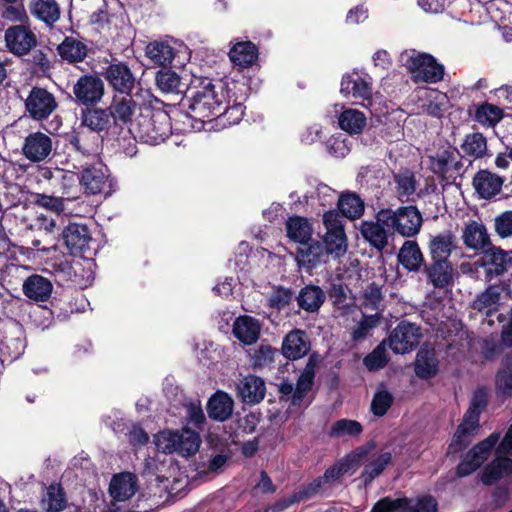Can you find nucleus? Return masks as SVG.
<instances>
[{
	"mask_svg": "<svg viewBox=\"0 0 512 512\" xmlns=\"http://www.w3.org/2000/svg\"><path fill=\"white\" fill-rule=\"evenodd\" d=\"M230 87L231 81L222 79L206 77L192 80L179 103L186 110L185 117L191 122L192 129L201 130L206 122L219 118Z\"/></svg>",
	"mask_w": 512,
	"mask_h": 512,
	"instance_id": "obj_1",
	"label": "nucleus"
},
{
	"mask_svg": "<svg viewBox=\"0 0 512 512\" xmlns=\"http://www.w3.org/2000/svg\"><path fill=\"white\" fill-rule=\"evenodd\" d=\"M400 62L415 83L434 84L443 80L444 65L429 53L415 49L405 50L400 55Z\"/></svg>",
	"mask_w": 512,
	"mask_h": 512,
	"instance_id": "obj_2",
	"label": "nucleus"
},
{
	"mask_svg": "<svg viewBox=\"0 0 512 512\" xmlns=\"http://www.w3.org/2000/svg\"><path fill=\"white\" fill-rule=\"evenodd\" d=\"M376 218L388 229L408 238L417 235L423 223L421 212L413 205L401 206L396 210L381 209Z\"/></svg>",
	"mask_w": 512,
	"mask_h": 512,
	"instance_id": "obj_3",
	"label": "nucleus"
},
{
	"mask_svg": "<svg viewBox=\"0 0 512 512\" xmlns=\"http://www.w3.org/2000/svg\"><path fill=\"white\" fill-rule=\"evenodd\" d=\"M137 133L141 141L157 145L164 142L171 133L170 116L162 109L146 108L137 122Z\"/></svg>",
	"mask_w": 512,
	"mask_h": 512,
	"instance_id": "obj_4",
	"label": "nucleus"
},
{
	"mask_svg": "<svg viewBox=\"0 0 512 512\" xmlns=\"http://www.w3.org/2000/svg\"><path fill=\"white\" fill-rule=\"evenodd\" d=\"M74 102L81 108L98 105L105 95V85L98 75L86 73L74 83Z\"/></svg>",
	"mask_w": 512,
	"mask_h": 512,
	"instance_id": "obj_5",
	"label": "nucleus"
},
{
	"mask_svg": "<svg viewBox=\"0 0 512 512\" xmlns=\"http://www.w3.org/2000/svg\"><path fill=\"white\" fill-rule=\"evenodd\" d=\"M475 264L484 269L485 279L491 281L512 269V250L491 244L481 252Z\"/></svg>",
	"mask_w": 512,
	"mask_h": 512,
	"instance_id": "obj_6",
	"label": "nucleus"
},
{
	"mask_svg": "<svg viewBox=\"0 0 512 512\" xmlns=\"http://www.w3.org/2000/svg\"><path fill=\"white\" fill-rule=\"evenodd\" d=\"M101 76L111 88L113 94H132L136 86V77L126 62H110Z\"/></svg>",
	"mask_w": 512,
	"mask_h": 512,
	"instance_id": "obj_7",
	"label": "nucleus"
},
{
	"mask_svg": "<svg viewBox=\"0 0 512 512\" xmlns=\"http://www.w3.org/2000/svg\"><path fill=\"white\" fill-rule=\"evenodd\" d=\"M421 338V328L417 324L402 320L390 332L388 345L395 354H406L419 345Z\"/></svg>",
	"mask_w": 512,
	"mask_h": 512,
	"instance_id": "obj_8",
	"label": "nucleus"
},
{
	"mask_svg": "<svg viewBox=\"0 0 512 512\" xmlns=\"http://www.w3.org/2000/svg\"><path fill=\"white\" fill-rule=\"evenodd\" d=\"M57 108L58 102L55 96L39 86L32 87L25 100L26 112L36 121L47 120Z\"/></svg>",
	"mask_w": 512,
	"mask_h": 512,
	"instance_id": "obj_9",
	"label": "nucleus"
},
{
	"mask_svg": "<svg viewBox=\"0 0 512 512\" xmlns=\"http://www.w3.org/2000/svg\"><path fill=\"white\" fill-rule=\"evenodd\" d=\"M63 244L73 256L86 258L90 254L92 236L89 228L84 224L69 223L61 233Z\"/></svg>",
	"mask_w": 512,
	"mask_h": 512,
	"instance_id": "obj_10",
	"label": "nucleus"
},
{
	"mask_svg": "<svg viewBox=\"0 0 512 512\" xmlns=\"http://www.w3.org/2000/svg\"><path fill=\"white\" fill-rule=\"evenodd\" d=\"M106 166H89L82 170L79 178L86 194L96 195L104 194L105 197L112 194L113 182L107 173Z\"/></svg>",
	"mask_w": 512,
	"mask_h": 512,
	"instance_id": "obj_11",
	"label": "nucleus"
},
{
	"mask_svg": "<svg viewBox=\"0 0 512 512\" xmlns=\"http://www.w3.org/2000/svg\"><path fill=\"white\" fill-rule=\"evenodd\" d=\"M107 108L114 124V130H122L132 124L138 104L132 94H113Z\"/></svg>",
	"mask_w": 512,
	"mask_h": 512,
	"instance_id": "obj_12",
	"label": "nucleus"
},
{
	"mask_svg": "<svg viewBox=\"0 0 512 512\" xmlns=\"http://www.w3.org/2000/svg\"><path fill=\"white\" fill-rule=\"evenodd\" d=\"M231 85L229 94L227 93V96H225L223 112L220 113L219 117H223L230 125H234L238 124L244 116V103L248 96L244 84L231 81Z\"/></svg>",
	"mask_w": 512,
	"mask_h": 512,
	"instance_id": "obj_13",
	"label": "nucleus"
},
{
	"mask_svg": "<svg viewBox=\"0 0 512 512\" xmlns=\"http://www.w3.org/2000/svg\"><path fill=\"white\" fill-rule=\"evenodd\" d=\"M369 79L356 71L346 73L342 76L340 92L345 97L362 100L363 106L368 107L372 103V84Z\"/></svg>",
	"mask_w": 512,
	"mask_h": 512,
	"instance_id": "obj_14",
	"label": "nucleus"
},
{
	"mask_svg": "<svg viewBox=\"0 0 512 512\" xmlns=\"http://www.w3.org/2000/svg\"><path fill=\"white\" fill-rule=\"evenodd\" d=\"M80 126L98 135H108L114 124L107 107L90 106L80 110Z\"/></svg>",
	"mask_w": 512,
	"mask_h": 512,
	"instance_id": "obj_15",
	"label": "nucleus"
},
{
	"mask_svg": "<svg viewBox=\"0 0 512 512\" xmlns=\"http://www.w3.org/2000/svg\"><path fill=\"white\" fill-rule=\"evenodd\" d=\"M505 177L487 168L479 169L472 178V187L480 199L491 200L500 194Z\"/></svg>",
	"mask_w": 512,
	"mask_h": 512,
	"instance_id": "obj_16",
	"label": "nucleus"
},
{
	"mask_svg": "<svg viewBox=\"0 0 512 512\" xmlns=\"http://www.w3.org/2000/svg\"><path fill=\"white\" fill-rule=\"evenodd\" d=\"M327 258L323 243L313 238L301 241L296 248V262L307 271H312L321 263H325Z\"/></svg>",
	"mask_w": 512,
	"mask_h": 512,
	"instance_id": "obj_17",
	"label": "nucleus"
},
{
	"mask_svg": "<svg viewBox=\"0 0 512 512\" xmlns=\"http://www.w3.org/2000/svg\"><path fill=\"white\" fill-rule=\"evenodd\" d=\"M5 42L8 50L17 55L23 56L36 46L35 34L23 25L11 26L5 31Z\"/></svg>",
	"mask_w": 512,
	"mask_h": 512,
	"instance_id": "obj_18",
	"label": "nucleus"
},
{
	"mask_svg": "<svg viewBox=\"0 0 512 512\" xmlns=\"http://www.w3.org/2000/svg\"><path fill=\"white\" fill-rule=\"evenodd\" d=\"M52 139L47 134L37 131L30 133L22 146L23 155L31 162H41L52 152Z\"/></svg>",
	"mask_w": 512,
	"mask_h": 512,
	"instance_id": "obj_19",
	"label": "nucleus"
},
{
	"mask_svg": "<svg viewBox=\"0 0 512 512\" xmlns=\"http://www.w3.org/2000/svg\"><path fill=\"white\" fill-rule=\"evenodd\" d=\"M237 397L245 404H259L266 395L264 380L254 374L243 377L236 385Z\"/></svg>",
	"mask_w": 512,
	"mask_h": 512,
	"instance_id": "obj_20",
	"label": "nucleus"
},
{
	"mask_svg": "<svg viewBox=\"0 0 512 512\" xmlns=\"http://www.w3.org/2000/svg\"><path fill=\"white\" fill-rule=\"evenodd\" d=\"M311 349L307 333L301 329H293L283 339L281 352L289 360H298L306 356Z\"/></svg>",
	"mask_w": 512,
	"mask_h": 512,
	"instance_id": "obj_21",
	"label": "nucleus"
},
{
	"mask_svg": "<svg viewBox=\"0 0 512 512\" xmlns=\"http://www.w3.org/2000/svg\"><path fill=\"white\" fill-rule=\"evenodd\" d=\"M138 478L131 472H121L113 475L109 484V494L116 502L131 499L138 491Z\"/></svg>",
	"mask_w": 512,
	"mask_h": 512,
	"instance_id": "obj_22",
	"label": "nucleus"
},
{
	"mask_svg": "<svg viewBox=\"0 0 512 512\" xmlns=\"http://www.w3.org/2000/svg\"><path fill=\"white\" fill-rule=\"evenodd\" d=\"M453 272V265L450 261L431 260L430 264L424 265V273L428 283L437 289H444L453 285Z\"/></svg>",
	"mask_w": 512,
	"mask_h": 512,
	"instance_id": "obj_23",
	"label": "nucleus"
},
{
	"mask_svg": "<svg viewBox=\"0 0 512 512\" xmlns=\"http://www.w3.org/2000/svg\"><path fill=\"white\" fill-rule=\"evenodd\" d=\"M462 239L465 247L474 251H483L492 244L486 226L478 221L470 220L462 229Z\"/></svg>",
	"mask_w": 512,
	"mask_h": 512,
	"instance_id": "obj_24",
	"label": "nucleus"
},
{
	"mask_svg": "<svg viewBox=\"0 0 512 512\" xmlns=\"http://www.w3.org/2000/svg\"><path fill=\"white\" fill-rule=\"evenodd\" d=\"M456 248L457 238L451 230L430 235L428 251L431 260L449 261V257Z\"/></svg>",
	"mask_w": 512,
	"mask_h": 512,
	"instance_id": "obj_25",
	"label": "nucleus"
},
{
	"mask_svg": "<svg viewBox=\"0 0 512 512\" xmlns=\"http://www.w3.org/2000/svg\"><path fill=\"white\" fill-rule=\"evenodd\" d=\"M234 401L225 391L217 390L208 400L206 405L210 419L224 422L232 416Z\"/></svg>",
	"mask_w": 512,
	"mask_h": 512,
	"instance_id": "obj_26",
	"label": "nucleus"
},
{
	"mask_svg": "<svg viewBox=\"0 0 512 512\" xmlns=\"http://www.w3.org/2000/svg\"><path fill=\"white\" fill-rule=\"evenodd\" d=\"M24 295L35 302L47 301L53 291L52 282L39 274H32L28 276L22 285Z\"/></svg>",
	"mask_w": 512,
	"mask_h": 512,
	"instance_id": "obj_27",
	"label": "nucleus"
},
{
	"mask_svg": "<svg viewBox=\"0 0 512 512\" xmlns=\"http://www.w3.org/2000/svg\"><path fill=\"white\" fill-rule=\"evenodd\" d=\"M260 322L252 316L243 315L235 319L232 333L236 339L245 345H252L260 337Z\"/></svg>",
	"mask_w": 512,
	"mask_h": 512,
	"instance_id": "obj_28",
	"label": "nucleus"
},
{
	"mask_svg": "<svg viewBox=\"0 0 512 512\" xmlns=\"http://www.w3.org/2000/svg\"><path fill=\"white\" fill-rule=\"evenodd\" d=\"M414 372L422 380L434 378L439 372V360L434 348L421 347L415 358Z\"/></svg>",
	"mask_w": 512,
	"mask_h": 512,
	"instance_id": "obj_29",
	"label": "nucleus"
},
{
	"mask_svg": "<svg viewBox=\"0 0 512 512\" xmlns=\"http://www.w3.org/2000/svg\"><path fill=\"white\" fill-rule=\"evenodd\" d=\"M495 391L503 401L512 397V350L503 356L496 372Z\"/></svg>",
	"mask_w": 512,
	"mask_h": 512,
	"instance_id": "obj_30",
	"label": "nucleus"
},
{
	"mask_svg": "<svg viewBox=\"0 0 512 512\" xmlns=\"http://www.w3.org/2000/svg\"><path fill=\"white\" fill-rule=\"evenodd\" d=\"M296 300L300 309L307 313H316L324 304L326 293L320 286L308 284L300 289Z\"/></svg>",
	"mask_w": 512,
	"mask_h": 512,
	"instance_id": "obj_31",
	"label": "nucleus"
},
{
	"mask_svg": "<svg viewBox=\"0 0 512 512\" xmlns=\"http://www.w3.org/2000/svg\"><path fill=\"white\" fill-rule=\"evenodd\" d=\"M78 308L74 302L72 289H62L55 292L50 300V313L53 317L63 321L70 317L71 314L77 312Z\"/></svg>",
	"mask_w": 512,
	"mask_h": 512,
	"instance_id": "obj_32",
	"label": "nucleus"
},
{
	"mask_svg": "<svg viewBox=\"0 0 512 512\" xmlns=\"http://www.w3.org/2000/svg\"><path fill=\"white\" fill-rule=\"evenodd\" d=\"M398 262L409 272H418L425 265L423 253L415 240H406L398 253Z\"/></svg>",
	"mask_w": 512,
	"mask_h": 512,
	"instance_id": "obj_33",
	"label": "nucleus"
},
{
	"mask_svg": "<svg viewBox=\"0 0 512 512\" xmlns=\"http://www.w3.org/2000/svg\"><path fill=\"white\" fill-rule=\"evenodd\" d=\"M57 53L68 64H77L87 57L88 48L82 41L72 36H66L57 46Z\"/></svg>",
	"mask_w": 512,
	"mask_h": 512,
	"instance_id": "obj_34",
	"label": "nucleus"
},
{
	"mask_svg": "<svg viewBox=\"0 0 512 512\" xmlns=\"http://www.w3.org/2000/svg\"><path fill=\"white\" fill-rule=\"evenodd\" d=\"M385 227L378 219L376 222L362 221L360 233L371 247L381 252L388 245L389 233Z\"/></svg>",
	"mask_w": 512,
	"mask_h": 512,
	"instance_id": "obj_35",
	"label": "nucleus"
},
{
	"mask_svg": "<svg viewBox=\"0 0 512 512\" xmlns=\"http://www.w3.org/2000/svg\"><path fill=\"white\" fill-rule=\"evenodd\" d=\"M228 55L234 65L248 68L258 60L259 51L253 42L247 40L234 44Z\"/></svg>",
	"mask_w": 512,
	"mask_h": 512,
	"instance_id": "obj_36",
	"label": "nucleus"
},
{
	"mask_svg": "<svg viewBox=\"0 0 512 512\" xmlns=\"http://www.w3.org/2000/svg\"><path fill=\"white\" fill-rule=\"evenodd\" d=\"M455 155H459L456 147L449 146L442 151H438L436 155L429 156L430 170L441 180L448 181L450 164L455 160Z\"/></svg>",
	"mask_w": 512,
	"mask_h": 512,
	"instance_id": "obj_37",
	"label": "nucleus"
},
{
	"mask_svg": "<svg viewBox=\"0 0 512 512\" xmlns=\"http://www.w3.org/2000/svg\"><path fill=\"white\" fill-rule=\"evenodd\" d=\"M315 379V363L310 358L297 379L295 391L292 394L291 404L300 406L308 392L312 389Z\"/></svg>",
	"mask_w": 512,
	"mask_h": 512,
	"instance_id": "obj_38",
	"label": "nucleus"
},
{
	"mask_svg": "<svg viewBox=\"0 0 512 512\" xmlns=\"http://www.w3.org/2000/svg\"><path fill=\"white\" fill-rule=\"evenodd\" d=\"M460 147L464 155L473 160L491 156L488 152L487 139L480 132L467 134Z\"/></svg>",
	"mask_w": 512,
	"mask_h": 512,
	"instance_id": "obj_39",
	"label": "nucleus"
},
{
	"mask_svg": "<svg viewBox=\"0 0 512 512\" xmlns=\"http://www.w3.org/2000/svg\"><path fill=\"white\" fill-rule=\"evenodd\" d=\"M337 206L341 215L350 220L359 219L365 209L363 200L355 192L342 193L338 199Z\"/></svg>",
	"mask_w": 512,
	"mask_h": 512,
	"instance_id": "obj_40",
	"label": "nucleus"
},
{
	"mask_svg": "<svg viewBox=\"0 0 512 512\" xmlns=\"http://www.w3.org/2000/svg\"><path fill=\"white\" fill-rule=\"evenodd\" d=\"M504 116L502 108L488 102H483L476 106L473 119L484 127L494 128Z\"/></svg>",
	"mask_w": 512,
	"mask_h": 512,
	"instance_id": "obj_41",
	"label": "nucleus"
},
{
	"mask_svg": "<svg viewBox=\"0 0 512 512\" xmlns=\"http://www.w3.org/2000/svg\"><path fill=\"white\" fill-rule=\"evenodd\" d=\"M510 474H512V459L503 457L494 460L484 468L481 480L485 485H492Z\"/></svg>",
	"mask_w": 512,
	"mask_h": 512,
	"instance_id": "obj_42",
	"label": "nucleus"
},
{
	"mask_svg": "<svg viewBox=\"0 0 512 512\" xmlns=\"http://www.w3.org/2000/svg\"><path fill=\"white\" fill-rule=\"evenodd\" d=\"M373 447L374 443L370 442L367 445H362L355 448L350 453L339 459L338 463L342 469L343 474H354L367 458Z\"/></svg>",
	"mask_w": 512,
	"mask_h": 512,
	"instance_id": "obj_43",
	"label": "nucleus"
},
{
	"mask_svg": "<svg viewBox=\"0 0 512 512\" xmlns=\"http://www.w3.org/2000/svg\"><path fill=\"white\" fill-rule=\"evenodd\" d=\"M146 55L159 66L167 67L175 57V49L166 42L153 41L146 46Z\"/></svg>",
	"mask_w": 512,
	"mask_h": 512,
	"instance_id": "obj_44",
	"label": "nucleus"
},
{
	"mask_svg": "<svg viewBox=\"0 0 512 512\" xmlns=\"http://www.w3.org/2000/svg\"><path fill=\"white\" fill-rule=\"evenodd\" d=\"M156 85L164 93H181L186 84L182 82L181 77L170 68L163 67L156 73Z\"/></svg>",
	"mask_w": 512,
	"mask_h": 512,
	"instance_id": "obj_45",
	"label": "nucleus"
},
{
	"mask_svg": "<svg viewBox=\"0 0 512 512\" xmlns=\"http://www.w3.org/2000/svg\"><path fill=\"white\" fill-rule=\"evenodd\" d=\"M287 236L297 242L306 241L312 238V227L305 217L292 216L286 222Z\"/></svg>",
	"mask_w": 512,
	"mask_h": 512,
	"instance_id": "obj_46",
	"label": "nucleus"
},
{
	"mask_svg": "<svg viewBox=\"0 0 512 512\" xmlns=\"http://www.w3.org/2000/svg\"><path fill=\"white\" fill-rule=\"evenodd\" d=\"M43 508L47 512H61L68 506L66 493L61 484H51L47 488L46 499L43 500Z\"/></svg>",
	"mask_w": 512,
	"mask_h": 512,
	"instance_id": "obj_47",
	"label": "nucleus"
},
{
	"mask_svg": "<svg viewBox=\"0 0 512 512\" xmlns=\"http://www.w3.org/2000/svg\"><path fill=\"white\" fill-rule=\"evenodd\" d=\"M338 123L340 128L349 134H358L366 125V117L358 110L346 109L340 114Z\"/></svg>",
	"mask_w": 512,
	"mask_h": 512,
	"instance_id": "obj_48",
	"label": "nucleus"
},
{
	"mask_svg": "<svg viewBox=\"0 0 512 512\" xmlns=\"http://www.w3.org/2000/svg\"><path fill=\"white\" fill-rule=\"evenodd\" d=\"M391 461L392 454L390 452H383L376 459L366 464L360 475L364 486H368L376 477L381 475Z\"/></svg>",
	"mask_w": 512,
	"mask_h": 512,
	"instance_id": "obj_49",
	"label": "nucleus"
},
{
	"mask_svg": "<svg viewBox=\"0 0 512 512\" xmlns=\"http://www.w3.org/2000/svg\"><path fill=\"white\" fill-rule=\"evenodd\" d=\"M500 301V292L497 288L489 286L484 292L479 294L472 303V308L479 312H484L486 316H491L497 311L496 305Z\"/></svg>",
	"mask_w": 512,
	"mask_h": 512,
	"instance_id": "obj_50",
	"label": "nucleus"
},
{
	"mask_svg": "<svg viewBox=\"0 0 512 512\" xmlns=\"http://www.w3.org/2000/svg\"><path fill=\"white\" fill-rule=\"evenodd\" d=\"M31 12L47 24H53L60 17L59 6L55 0H37L31 8Z\"/></svg>",
	"mask_w": 512,
	"mask_h": 512,
	"instance_id": "obj_51",
	"label": "nucleus"
},
{
	"mask_svg": "<svg viewBox=\"0 0 512 512\" xmlns=\"http://www.w3.org/2000/svg\"><path fill=\"white\" fill-rule=\"evenodd\" d=\"M363 432L360 422L350 419H339L335 421L328 432L332 438H341L344 436L357 437Z\"/></svg>",
	"mask_w": 512,
	"mask_h": 512,
	"instance_id": "obj_52",
	"label": "nucleus"
},
{
	"mask_svg": "<svg viewBox=\"0 0 512 512\" xmlns=\"http://www.w3.org/2000/svg\"><path fill=\"white\" fill-rule=\"evenodd\" d=\"M348 292H350V290L341 277L332 280L327 290V294L336 309H345L348 307Z\"/></svg>",
	"mask_w": 512,
	"mask_h": 512,
	"instance_id": "obj_53",
	"label": "nucleus"
},
{
	"mask_svg": "<svg viewBox=\"0 0 512 512\" xmlns=\"http://www.w3.org/2000/svg\"><path fill=\"white\" fill-rule=\"evenodd\" d=\"M384 342L377 345L372 352L367 354L363 359V364L370 372L383 369L389 362Z\"/></svg>",
	"mask_w": 512,
	"mask_h": 512,
	"instance_id": "obj_54",
	"label": "nucleus"
},
{
	"mask_svg": "<svg viewBox=\"0 0 512 512\" xmlns=\"http://www.w3.org/2000/svg\"><path fill=\"white\" fill-rule=\"evenodd\" d=\"M322 243L324 250H326L327 257L330 254H335L336 256L343 255L347 249V237L345 232H326Z\"/></svg>",
	"mask_w": 512,
	"mask_h": 512,
	"instance_id": "obj_55",
	"label": "nucleus"
},
{
	"mask_svg": "<svg viewBox=\"0 0 512 512\" xmlns=\"http://www.w3.org/2000/svg\"><path fill=\"white\" fill-rule=\"evenodd\" d=\"M410 499L408 497H401L393 499L390 496H385L379 499L372 506L370 512H398L405 511L409 507Z\"/></svg>",
	"mask_w": 512,
	"mask_h": 512,
	"instance_id": "obj_56",
	"label": "nucleus"
},
{
	"mask_svg": "<svg viewBox=\"0 0 512 512\" xmlns=\"http://www.w3.org/2000/svg\"><path fill=\"white\" fill-rule=\"evenodd\" d=\"M472 436V434L466 433L464 425H458L448 445L447 456L456 455L466 450L471 444Z\"/></svg>",
	"mask_w": 512,
	"mask_h": 512,
	"instance_id": "obj_57",
	"label": "nucleus"
},
{
	"mask_svg": "<svg viewBox=\"0 0 512 512\" xmlns=\"http://www.w3.org/2000/svg\"><path fill=\"white\" fill-rule=\"evenodd\" d=\"M182 434L180 445L177 447V453L184 457L194 455L200 447L201 439L197 432L185 430Z\"/></svg>",
	"mask_w": 512,
	"mask_h": 512,
	"instance_id": "obj_58",
	"label": "nucleus"
},
{
	"mask_svg": "<svg viewBox=\"0 0 512 512\" xmlns=\"http://www.w3.org/2000/svg\"><path fill=\"white\" fill-rule=\"evenodd\" d=\"M394 402L393 395L387 390L375 392L371 401V411L377 417L384 416Z\"/></svg>",
	"mask_w": 512,
	"mask_h": 512,
	"instance_id": "obj_59",
	"label": "nucleus"
},
{
	"mask_svg": "<svg viewBox=\"0 0 512 512\" xmlns=\"http://www.w3.org/2000/svg\"><path fill=\"white\" fill-rule=\"evenodd\" d=\"M278 354L279 352L276 348L270 345H260L252 355L253 366L255 368L270 367L274 362L275 356Z\"/></svg>",
	"mask_w": 512,
	"mask_h": 512,
	"instance_id": "obj_60",
	"label": "nucleus"
},
{
	"mask_svg": "<svg viewBox=\"0 0 512 512\" xmlns=\"http://www.w3.org/2000/svg\"><path fill=\"white\" fill-rule=\"evenodd\" d=\"M504 346L502 341L493 337L483 339L480 345L482 359L487 362L496 360L502 354Z\"/></svg>",
	"mask_w": 512,
	"mask_h": 512,
	"instance_id": "obj_61",
	"label": "nucleus"
},
{
	"mask_svg": "<svg viewBox=\"0 0 512 512\" xmlns=\"http://www.w3.org/2000/svg\"><path fill=\"white\" fill-rule=\"evenodd\" d=\"M325 484H327V483L324 479H322V476H319V477L313 479L310 483H308L306 486H304L303 489L294 493L292 495L289 503L286 504L284 506V508L288 507L289 504L306 500V499L310 498L311 496L317 494Z\"/></svg>",
	"mask_w": 512,
	"mask_h": 512,
	"instance_id": "obj_62",
	"label": "nucleus"
},
{
	"mask_svg": "<svg viewBox=\"0 0 512 512\" xmlns=\"http://www.w3.org/2000/svg\"><path fill=\"white\" fill-rule=\"evenodd\" d=\"M494 231L501 239L512 237V210H505L494 218Z\"/></svg>",
	"mask_w": 512,
	"mask_h": 512,
	"instance_id": "obj_63",
	"label": "nucleus"
},
{
	"mask_svg": "<svg viewBox=\"0 0 512 512\" xmlns=\"http://www.w3.org/2000/svg\"><path fill=\"white\" fill-rule=\"evenodd\" d=\"M293 299V292L289 288L278 286L269 298V305L277 310L287 307Z\"/></svg>",
	"mask_w": 512,
	"mask_h": 512,
	"instance_id": "obj_64",
	"label": "nucleus"
}]
</instances>
